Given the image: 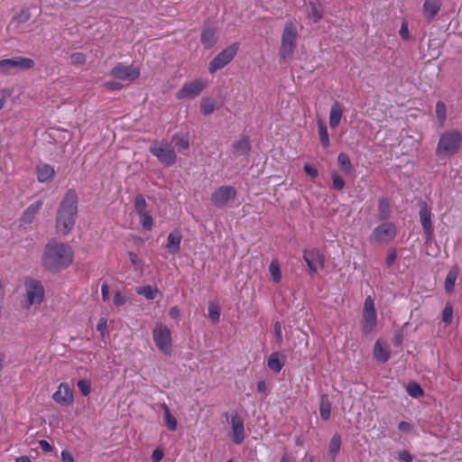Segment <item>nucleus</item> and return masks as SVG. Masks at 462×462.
Returning a JSON list of instances; mask_svg holds the SVG:
<instances>
[{
	"mask_svg": "<svg viewBox=\"0 0 462 462\" xmlns=\"http://www.w3.org/2000/svg\"><path fill=\"white\" fill-rule=\"evenodd\" d=\"M78 212V195L69 189L64 195L56 216L57 232L66 236L73 228Z\"/></svg>",
	"mask_w": 462,
	"mask_h": 462,
	"instance_id": "f257e3e1",
	"label": "nucleus"
},
{
	"mask_svg": "<svg viewBox=\"0 0 462 462\" xmlns=\"http://www.w3.org/2000/svg\"><path fill=\"white\" fill-rule=\"evenodd\" d=\"M73 261L71 247L58 241L49 242L44 249L43 264L51 271H60L70 265Z\"/></svg>",
	"mask_w": 462,
	"mask_h": 462,
	"instance_id": "f03ea898",
	"label": "nucleus"
},
{
	"mask_svg": "<svg viewBox=\"0 0 462 462\" xmlns=\"http://www.w3.org/2000/svg\"><path fill=\"white\" fill-rule=\"evenodd\" d=\"M462 143V134L458 130L445 131L440 134L437 147L436 155L439 158H446L458 152Z\"/></svg>",
	"mask_w": 462,
	"mask_h": 462,
	"instance_id": "7ed1b4c3",
	"label": "nucleus"
},
{
	"mask_svg": "<svg viewBox=\"0 0 462 462\" xmlns=\"http://www.w3.org/2000/svg\"><path fill=\"white\" fill-rule=\"evenodd\" d=\"M149 151L165 166H171L177 161V154L174 148L166 141L153 142Z\"/></svg>",
	"mask_w": 462,
	"mask_h": 462,
	"instance_id": "20e7f679",
	"label": "nucleus"
},
{
	"mask_svg": "<svg viewBox=\"0 0 462 462\" xmlns=\"http://www.w3.org/2000/svg\"><path fill=\"white\" fill-rule=\"evenodd\" d=\"M297 38V30L292 23H286L282 35V44L279 51L280 57L286 60L290 58L295 49V41Z\"/></svg>",
	"mask_w": 462,
	"mask_h": 462,
	"instance_id": "39448f33",
	"label": "nucleus"
},
{
	"mask_svg": "<svg viewBox=\"0 0 462 462\" xmlns=\"http://www.w3.org/2000/svg\"><path fill=\"white\" fill-rule=\"evenodd\" d=\"M34 66L32 59L25 57H14L11 59H4L0 60V74L11 75L20 69H30Z\"/></svg>",
	"mask_w": 462,
	"mask_h": 462,
	"instance_id": "423d86ee",
	"label": "nucleus"
},
{
	"mask_svg": "<svg viewBox=\"0 0 462 462\" xmlns=\"http://www.w3.org/2000/svg\"><path fill=\"white\" fill-rule=\"evenodd\" d=\"M44 297V289L40 282L31 279L25 282V295L23 308L29 309L32 305H39Z\"/></svg>",
	"mask_w": 462,
	"mask_h": 462,
	"instance_id": "0eeeda50",
	"label": "nucleus"
},
{
	"mask_svg": "<svg viewBox=\"0 0 462 462\" xmlns=\"http://www.w3.org/2000/svg\"><path fill=\"white\" fill-rule=\"evenodd\" d=\"M377 324V314L374 308V302L371 296L365 298L363 311L361 328L365 335H368L373 331Z\"/></svg>",
	"mask_w": 462,
	"mask_h": 462,
	"instance_id": "6e6552de",
	"label": "nucleus"
},
{
	"mask_svg": "<svg viewBox=\"0 0 462 462\" xmlns=\"http://www.w3.org/2000/svg\"><path fill=\"white\" fill-rule=\"evenodd\" d=\"M152 338L157 348L163 354L170 355L171 352V330L162 324H156L152 330Z\"/></svg>",
	"mask_w": 462,
	"mask_h": 462,
	"instance_id": "1a4fd4ad",
	"label": "nucleus"
},
{
	"mask_svg": "<svg viewBox=\"0 0 462 462\" xmlns=\"http://www.w3.org/2000/svg\"><path fill=\"white\" fill-rule=\"evenodd\" d=\"M396 236V227L393 223L384 222L376 226L371 236L370 241L372 243H388L392 241Z\"/></svg>",
	"mask_w": 462,
	"mask_h": 462,
	"instance_id": "9d476101",
	"label": "nucleus"
},
{
	"mask_svg": "<svg viewBox=\"0 0 462 462\" xmlns=\"http://www.w3.org/2000/svg\"><path fill=\"white\" fill-rule=\"evenodd\" d=\"M206 85L207 82L201 79L186 83L176 93V97L178 99H193L202 92Z\"/></svg>",
	"mask_w": 462,
	"mask_h": 462,
	"instance_id": "9b49d317",
	"label": "nucleus"
},
{
	"mask_svg": "<svg viewBox=\"0 0 462 462\" xmlns=\"http://www.w3.org/2000/svg\"><path fill=\"white\" fill-rule=\"evenodd\" d=\"M238 47L233 44L219 52L209 63L208 70L214 72L228 64L237 52Z\"/></svg>",
	"mask_w": 462,
	"mask_h": 462,
	"instance_id": "f8f14e48",
	"label": "nucleus"
},
{
	"mask_svg": "<svg viewBox=\"0 0 462 462\" xmlns=\"http://www.w3.org/2000/svg\"><path fill=\"white\" fill-rule=\"evenodd\" d=\"M110 75L117 79L131 82L140 76V70L134 65L118 63L111 69Z\"/></svg>",
	"mask_w": 462,
	"mask_h": 462,
	"instance_id": "ddd939ff",
	"label": "nucleus"
},
{
	"mask_svg": "<svg viewBox=\"0 0 462 462\" xmlns=\"http://www.w3.org/2000/svg\"><path fill=\"white\" fill-rule=\"evenodd\" d=\"M236 197V190L233 187L221 186L212 193L211 200L217 208H223Z\"/></svg>",
	"mask_w": 462,
	"mask_h": 462,
	"instance_id": "4468645a",
	"label": "nucleus"
},
{
	"mask_svg": "<svg viewBox=\"0 0 462 462\" xmlns=\"http://www.w3.org/2000/svg\"><path fill=\"white\" fill-rule=\"evenodd\" d=\"M227 420L231 424L232 433H233V441L236 444H241L245 438V426L244 420L237 413L233 414L230 419L228 418V414L226 413Z\"/></svg>",
	"mask_w": 462,
	"mask_h": 462,
	"instance_id": "2eb2a0df",
	"label": "nucleus"
},
{
	"mask_svg": "<svg viewBox=\"0 0 462 462\" xmlns=\"http://www.w3.org/2000/svg\"><path fill=\"white\" fill-rule=\"evenodd\" d=\"M52 399L61 406H70L74 402L73 392L66 383H61L52 394Z\"/></svg>",
	"mask_w": 462,
	"mask_h": 462,
	"instance_id": "dca6fc26",
	"label": "nucleus"
},
{
	"mask_svg": "<svg viewBox=\"0 0 462 462\" xmlns=\"http://www.w3.org/2000/svg\"><path fill=\"white\" fill-rule=\"evenodd\" d=\"M420 221L423 227L424 234L427 239H430L433 234V227L431 224V212L430 208L426 203H422L420 208Z\"/></svg>",
	"mask_w": 462,
	"mask_h": 462,
	"instance_id": "f3484780",
	"label": "nucleus"
},
{
	"mask_svg": "<svg viewBox=\"0 0 462 462\" xmlns=\"http://www.w3.org/2000/svg\"><path fill=\"white\" fill-rule=\"evenodd\" d=\"M303 258L311 273H316L319 265L323 266L322 256L318 249L305 251Z\"/></svg>",
	"mask_w": 462,
	"mask_h": 462,
	"instance_id": "a211bd4d",
	"label": "nucleus"
},
{
	"mask_svg": "<svg viewBox=\"0 0 462 462\" xmlns=\"http://www.w3.org/2000/svg\"><path fill=\"white\" fill-rule=\"evenodd\" d=\"M442 3L440 0H426L422 5V15L428 21H432L439 14Z\"/></svg>",
	"mask_w": 462,
	"mask_h": 462,
	"instance_id": "6ab92c4d",
	"label": "nucleus"
},
{
	"mask_svg": "<svg viewBox=\"0 0 462 462\" xmlns=\"http://www.w3.org/2000/svg\"><path fill=\"white\" fill-rule=\"evenodd\" d=\"M42 201L37 200L34 203L31 204L23 213L21 217V222L23 225H29L32 223L35 216L39 213L40 209L42 207Z\"/></svg>",
	"mask_w": 462,
	"mask_h": 462,
	"instance_id": "aec40b11",
	"label": "nucleus"
},
{
	"mask_svg": "<svg viewBox=\"0 0 462 462\" xmlns=\"http://www.w3.org/2000/svg\"><path fill=\"white\" fill-rule=\"evenodd\" d=\"M286 357L282 354L279 352L272 353L267 360V366L272 371L279 373L282 369Z\"/></svg>",
	"mask_w": 462,
	"mask_h": 462,
	"instance_id": "412c9836",
	"label": "nucleus"
},
{
	"mask_svg": "<svg viewBox=\"0 0 462 462\" xmlns=\"http://www.w3.org/2000/svg\"><path fill=\"white\" fill-rule=\"evenodd\" d=\"M250 151V143L247 137H241L233 143V155L235 157L246 156Z\"/></svg>",
	"mask_w": 462,
	"mask_h": 462,
	"instance_id": "4be33fe9",
	"label": "nucleus"
},
{
	"mask_svg": "<svg viewBox=\"0 0 462 462\" xmlns=\"http://www.w3.org/2000/svg\"><path fill=\"white\" fill-rule=\"evenodd\" d=\"M343 115V109L338 102H335L329 111V126L333 129L337 128L340 124Z\"/></svg>",
	"mask_w": 462,
	"mask_h": 462,
	"instance_id": "5701e85b",
	"label": "nucleus"
},
{
	"mask_svg": "<svg viewBox=\"0 0 462 462\" xmlns=\"http://www.w3.org/2000/svg\"><path fill=\"white\" fill-rule=\"evenodd\" d=\"M160 407L163 411V420L165 426L169 430L175 431L178 425L176 418L171 413L169 407L165 403L160 404Z\"/></svg>",
	"mask_w": 462,
	"mask_h": 462,
	"instance_id": "b1692460",
	"label": "nucleus"
},
{
	"mask_svg": "<svg viewBox=\"0 0 462 462\" xmlns=\"http://www.w3.org/2000/svg\"><path fill=\"white\" fill-rule=\"evenodd\" d=\"M181 236L179 233H171L167 238L166 248L169 253L176 254L180 251Z\"/></svg>",
	"mask_w": 462,
	"mask_h": 462,
	"instance_id": "393cba45",
	"label": "nucleus"
},
{
	"mask_svg": "<svg viewBox=\"0 0 462 462\" xmlns=\"http://www.w3.org/2000/svg\"><path fill=\"white\" fill-rule=\"evenodd\" d=\"M54 169L48 165L43 164L37 169V178L40 182H46L51 180L54 176Z\"/></svg>",
	"mask_w": 462,
	"mask_h": 462,
	"instance_id": "a878e982",
	"label": "nucleus"
},
{
	"mask_svg": "<svg viewBox=\"0 0 462 462\" xmlns=\"http://www.w3.org/2000/svg\"><path fill=\"white\" fill-rule=\"evenodd\" d=\"M374 356L375 359L382 363H385L390 358V354L388 349L383 346V344L378 340L375 342L374 346Z\"/></svg>",
	"mask_w": 462,
	"mask_h": 462,
	"instance_id": "bb28decb",
	"label": "nucleus"
},
{
	"mask_svg": "<svg viewBox=\"0 0 462 462\" xmlns=\"http://www.w3.org/2000/svg\"><path fill=\"white\" fill-rule=\"evenodd\" d=\"M201 42L205 48L209 49L217 42L216 32L213 29H205L201 33Z\"/></svg>",
	"mask_w": 462,
	"mask_h": 462,
	"instance_id": "cd10ccee",
	"label": "nucleus"
},
{
	"mask_svg": "<svg viewBox=\"0 0 462 462\" xmlns=\"http://www.w3.org/2000/svg\"><path fill=\"white\" fill-rule=\"evenodd\" d=\"M135 292L139 295H143L147 300H154L158 295L159 291L156 287L145 285L136 287Z\"/></svg>",
	"mask_w": 462,
	"mask_h": 462,
	"instance_id": "c85d7f7f",
	"label": "nucleus"
},
{
	"mask_svg": "<svg viewBox=\"0 0 462 462\" xmlns=\"http://www.w3.org/2000/svg\"><path fill=\"white\" fill-rule=\"evenodd\" d=\"M340 447H341V438L339 435L335 434L331 438V439L329 441V445H328V457L332 460L335 459L336 456L339 452Z\"/></svg>",
	"mask_w": 462,
	"mask_h": 462,
	"instance_id": "c756f323",
	"label": "nucleus"
},
{
	"mask_svg": "<svg viewBox=\"0 0 462 462\" xmlns=\"http://www.w3.org/2000/svg\"><path fill=\"white\" fill-rule=\"evenodd\" d=\"M171 142L174 144V147L179 151L186 150L189 148V143L188 138H186L183 134H176L172 136Z\"/></svg>",
	"mask_w": 462,
	"mask_h": 462,
	"instance_id": "7c9ffc66",
	"label": "nucleus"
},
{
	"mask_svg": "<svg viewBox=\"0 0 462 462\" xmlns=\"http://www.w3.org/2000/svg\"><path fill=\"white\" fill-rule=\"evenodd\" d=\"M318 131H319V139H320V143H321L322 146L324 148L328 147L329 146L328 133L326 125H324V123L321 120L318 121Z\"/></svg>",
	"mask_w": 462,
	"mask_h": 462,
	"instance_id": "2f4dec72",
	"label": "nucleus"
},
{
	"mask_svg": "<svg viewBox=\"0 0 462 462\" xmlns=\"http://www.w3.org/2000/svg\"><path fill=\"white\" fill-rule=\"evenodd\" d=\"M337 162L342 171L349 173L352 170V164L347 154L341 152L337 156Z\"/></svg>",
	"mask_w": 462,
	"mask_h": 462,
	"instance_id": "473e14b6",
	"label": "nucleus"
},
{
	"mask_svg": "<svg viewBox=\"0 0 462 462\" xmlns=\"http://www.w3.org/2000/svg\"><path fill=\"white\" fill-rule=\"evenodd\" d=\"M457 276V272L455 269L450 270L447 274L445 279V290L447 292H451L453 291Z\"/></svg>",
	"mask_w": 462,
	"mask_h": 462,
	"instance_id": "72a5a7b5",
	"label": "nucleus"
},
{
	"mask_svg": "<svg viewBox=\"0 0 462 462\" xmlns=\"http://www.w3.org/2000/svg\"><path fill=\"white\" fill-rule=\"evenodd\" d=\"M330 411L331 405L329 401L327 398H323L320 402L319 406L320 417L325 420H328L330 417Z\"/></svg>",
	"mask_w": 462,
	"mask_h": 462,
	"instance_id": "f704fd0d",
	"label": "nucleus"
},
{
	"mask_svg": "<svg viewBox=\"0 0 462 462\" xmlns=\"http://www.w3.org/2000/svg\"><path fill=\"white\" fill-rule=\"evenodd\" d=\"M269 272L274 282H280L282 280V272L276 261H273L269 265Z\"/></svg>",
	"mask_w": 462,
	"mask_h": 462,
	"instance_id": "c9c22d12",
	"label": "nucleus"
},
{
	"mask_svg": "<svg viewBox=\"0 0 462 462\" xmlns=\"http://www.w3.org/2000/svg\"><path fill=\"white\" fill-rule=\"evenodd\" d=\"M215 109L214 102L209 98H202L200 102L201 113L205 116L210 115Z\"/></svg>",
	"mask_w": 462,
	"mask_h": 462,
	"instance_id": "e433bc0d",
	"label": "nucleus"
},
{
	"mask_svg": "<svg viewBox=\"0 0 462 462\" xmlns=\"http://www.w3.org/2000/svg\"><path fill=\"white\" fill-rule=\"evenodd\" d=\"M436 116L439 121L440 126H443L446 120V106L441 101H439L436 104Z\"/></svg>",
	"mask_w": 462,
	"mask_h": 462,
	"instance_id": "4c0bfd02",
	"label": "nucleus"
},
{
	"mask_svg": "<svg viewBox=\"0 0 462 462\" xmlns=\"http://www.w3.org/2000/svg\"><path fill=\"white\" fill-rule=\"evenodd\" d=\"M406 391L408 394L413 398H418L423 395L421 387L416 383H411L407 385Z\"/></svg>",
	"mask_w": 462,
	"mask_h": 462,
	"instance_id": "58836bf2",
	"label": "nucleus"
},
{
	"mask_svg": "<svg viewBox=\"0 0 462 462\" xmlns=\"http://www.w3.org/2000/svg\"><path fill=\"white\" fill-rule=\"evenodd\" d=\"M310 12L309 13L308 16L310 18L314 23L319 22L322 17V13L320 11V8L319 5H317L315 3H310Z\"/></svg>",
	"mask_w": 462,
	"mask_h": 462,
	"instance_id": "ea45409f",
	"label": "nucleus"
},
{
	"mask_svg": "<svg viewBox=\"0 0 462 462\" xmlns=\"http://www.w3.org/2000/svg\"><path fill=\"white\" fill-rule=\"evenodd\" d=\"M142 226L146 230H151L153 225V219L147 212L138 215Z\"/></svg>",
	"mask_w": 462,
	"mask_h": 462,
	"instance_id": "a19ab883",
	"label": "nucleus"
},
{
	"mask_svg": "<svg viewBox=\"0 0 462 462\" xmlns=\"http://www.w3.org/2000/svg\"><path fill=\"white\" fill-rule=\"evenodd\" d=\"M146 205H147L146 201L142 195H139L135 198L134 209L138 215L146 212V210H145Z\"/></svg>",
	"mask_w": 462,
	"mask_h": 462,
	"instance_id": "79ce46f5",
	"label": "nucleus"
},
{
	"mask_svg": "<svg viewBox=\"0 0 462 462\" xmlns=\"http://www.w3.org/2000/svg\"><path fill=\"white\" fill-rule=\"evenodd\" d=\"M453 318V309L450 304H447L442 310V320L446 325L451 323Z\"/></svg>",
	"mask_w": 462,
	"mask_h": 462,
	"instance_id": "37998d69",
	"label": "nucleus"
},
{
	"mask_svg": "<svg viewBox=\"0 0 462 462\" xmlns=\"http://www.w3.org/2000/svg\"><path fill=\"white\" fill-rule=\"evenodd\" d=\"M380 217L384 219L389 216V204L384 199H381L378 204Z\"/></svg>",
	"mask_w": 462,
	"mask_h": 462,
	"instance_id": "c03bdc74",
	"label": "nucleus"
},
{
	"mask_svg": "<svg viewBox=\"0 0 462 462\" xmlns=\"http://www.w3.org/2000/svg\"><path fill=\"white\" fill-rule=\"evenodd\" d=\"M77 386L84 396H88L91 392V384L88 380L78 381Z\"/></svg>",
	"mask_w": 462,
	"mask_h": 462,
	"instance_id": "a18cd8bd",
	"label": "nucleus"
},
{
	"mask_svg": "<svg viewBox=\"0 0 462 462\" xmlns=\"http://www.w3.org/2000/svg\"><path fill=\"white\" fill-rule=\"evenodd\" d=\"M208 317L213 321H217L219 319L220 311H219V308L217 307V304L212 303V302L209 303V305H208Z\"/></svg>",
	"mask_w": 462,
	"mask_h": 462,
	"instance_id": "49530a36",
	"label": "nucleus"
},
{
	"mask_svg": "<svg viewBox=\"0 0 462 462\" xmlns=\"http://www.w3.org/2000/svg\"><path fill=\"white\" fill-rule=\"evenodd\" d=\"M331 178H332V182H333L332 183L333 189H337V190L343 189V188L345 186L344 180L336 172L332 173Z\"/></svg>",
	"mask_w": 462,
	"mask_h": 462,
	"instance_id": "de8ad7c7",
	"label": "nucleus"
},
{
	"mask_svg": "<svg viewBox=\"0 0 462 462\" xmlns=\"http://www.w3.org/2000/svg\"><path fill=\"white\" fill-rule=\"evenodd\" d=\"M70 61L72 64H75V65H81L83 63H85L86 61V57L83 53L81 52H76V53H73L71 56H70Z\"/></svg>",
	"mask_w": 462,
	"mask_h": 462,
	"instance_id": "09e8293b",
	"label": "nucleus"
},
{
	"mask_svg": "<svg viewBox=\"0 0 462 462\" xmlns=\"http://www.w3.org/2000/svg\"><path fill=\"white\" fill-rule=\"evenodd\" d=\"M399 34L403 40L409 39L410 33H409L408 23L406 22H402L400 31H399Z\"/></svg>",
	"mask_w": 462,
	"mask_h": 462,
	"instance_id": "8fccbe9b",
	"label": "nucleus"
},
{
	"mask_svg": "<svg viewBox=\"0 0 462 462\" xmlns=\"http://www.w3.org/2000/svg\"><path fill=\"white\" fill-rule=\"evenodd\" d=\"M274 334H275L277 342L281 343L282 341V326H281L280 322H278V321L275 322V324H274Z\"/></svg>",
	"mask_w": 462,
	"mask_h": 462,
	"instance_id": "3c124183",
	"label": "nucleus"
},
{
	"mask_svg": "<svg viewBox=\"0 0 462 462\" xmlns=\"http://www.w3.org/2000/svg\"><path fill=\"white\" fill-rule=\"evenodd\" d=\"M304 171L311 178H316L319 174L318 170L315 167H313L312 165L308 164V163L304 165Z\"/></svg>",
	"mask_w": 462,
	"mask_h": 462,
	"instance_id": "603ef678",
	"label": "nucleus"
},
{
	"mask_svg": "<svg viewBox=\"0 0 462 462\" xmlns=\"http://www.w3.org/2000/svg\"><path fill=\"white\" fill-rule=\"evenodd\" d=\"M397 258V253L396 251L393 250V251H390L387 254V258H386V264L388 267H391L393 265V263H394V261L396 260Z\"/></svg>",
	"mask_w": 462,
	"mask_h": 462,
	"instance_id": "864d4df0",
	"label": "nucleus"
},
{
	"mask_svg": "<svg viewBox=\"0 0 462 462\" xmlns=\"http://www.w3.org/2000/svg\"><path fill=\"white\" fill-rule=\"evenodd\" d=\"M106 319L105 318H101L97 322V330L103 335L106 330Z\"/></svg>",
	"mask_w": 462,
	"mask_h": 462,
	"instance_id": "5fc2aeb1",
	"label": "nucleus"
},
{
	"mask_svg": "<svg viewBox=\"0 0 462 462\" xmlns=\"http://www.w3.org/2000/svg\"><path fill=\"white\" fill-rule=\"evenodd\" d=\"M163 457V452L162 449L160 448H157L155 450H153L152 454V459L154 461V462H160Z\"/></svg>",
	"mask_w": 462,
	"mask_h": 462,
	"instance_id": "6e6d98bb",
	"label": "nucleus"
},
{
	"mask_svg": "<svg viewBox=\"0 0 462 462\" xmlns=\"http://www.w3.org/2000/svg\"><path fill=\"white\" fill-rule=\"evenodd\" d=\"M105 87L109 90H116L122 88V84L116 81H108L105 83Z\"/></svg>",
	"mask_w": 462,
	"mask_h": 462,
	"instance_id": "4d7b16f0",
	"label": "nucleus"
},
{
	"mask_svg": "<svg viewBox=\"0 0 462 462\" xmlns=\"http://www.w3.org/2000/svg\"><path fill=\"white\" fill-rule=\"evenodd\" d=\"M398 429L404 433H409L411 430V425L406 421H402L399 423Z\"/></svg>",
	"mask_w": 462,
	"mask_h": 462,
	"instance_id": "13d9d810",
	"label": "nucleus"
},
{
	"mask_svg": "<svg viewBox=\"0 0 462 462\" xmlns=\"http://www.w3.org/2000/svg\"><path fill=\"white\" fill-rule=\"evenodd\" d=\"M125 299L120 292H116L114 296V304L116 306H121L125 304Z\"/></svg>",
	"mask_w": 462,
	"mask_h": 462,
	"instance_id": "bf43d9fd",
	"label": "nucleus"
},
{
	"mask_svg": "<svg viewBox=\"0 0 462 462\" xmlns=\"http://www.w3.org/2000/svg\"><path fill=\"white\" fill-rule=\"evenodd\" d=\"M39 447L45 452H51L52 450L51 445L44 439L39 441Z\"/></svg>",
	"mask_w": 462,
	"mask_h": 462,
	"instance_id": "052dcab7",
	"label": "nucleus"
},
{
	"mask_svg": "<svg viewBox=\"0 0 462 462\" xmlns=\"http://www.w3.org/2000/svg\"><path fill=\"white\" fill-rule=\"evenodd\" d=\"M101 294H102L103 300L106 301L108 300V295H109V287H108L107 283L102 284Z\"/></svg>",
	"mask_w": 462,
	"mask_h": 462,
	"instance_id": "680f3d73",
	"label": "nucleus"
},
{
	"mask_svg": "<svg viewBox=\"0 0 462 462\" xmlns=\"http://www.w3.org/2000/svg\"><path fill=\"white\" fill-rule=\"evenodd\" d=\"M60 457H61L62 462H74V458H73L72 455L66 450H63L61 452Z\"/></svg>",
	"mask_w": 462,
	"mask_h": 462,
	"instance_id": "e2e57ef3",
	"label": "nucleus"
},
{
	"mask_svg": "<svg viewBox=\"0 0 462 462\" xmlns=\"http://www.w3.org/2000/svg\"><path fill=\"white\" fill-rule=\"evenodd\" d=\"M398 456H399L400 459H402V460H403L405 462H411L412 461L411 455L409 452L405 451V450L401 451Z\"/></svg>",
	"mask_w": 462,
	"mask_h": 462,
	"instance_id": "0e129e2a",
	"label": "nucleus"
},
{
	"mask_svg": "<svg viewBox=\"0 0 462 462\" xmlns=\"http://www.w3.org/2000/svg\"><path fill=\"white\" fill-rule=\"evenodd\" d=\"M169 315L171 319H178L180 315V310L177 306H173L170 309Z\"/></svg>",
	"mask_w": 462,
	"mask_h": 462,
	"instance_id": "69168bd1",
	"label": "nucleus"
},
{
	"mask_svg": "<svg viewBox=\"0 0 462 462\" xmlns=\"http://www.w3.org/2000/svg\"><path fill=\"white\" fill-rule=\"evenodd\" d=\"M129 260L135 266L139 265L141 263L137 254L133 252L129 253Z\"/></svg>",
	"mask_w": 462,
	"mask_h": 462,
	"instance_id": "338daca9",
	"label": "nucleus"
},
{
	"mask_svg": "<svg viewBox=\"0 0 462 462\" xmlns=\"http://www.w3.org/2000/svg\"><path fill=\"white\" fill-rule=\"evenodd\" d=\"M267 390V385L264 381H259L257 383V391L262 393H265Z\"/></svg>",
	"mask_w": 462,
	"mask_h": 462,
	"instance_id": "774afa93",
	"label": "nucleus"
}]
</instances>
